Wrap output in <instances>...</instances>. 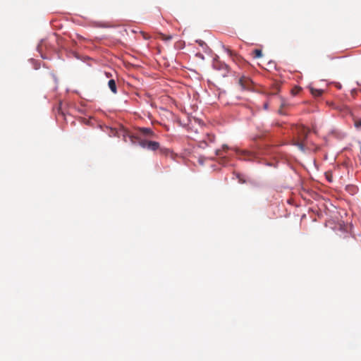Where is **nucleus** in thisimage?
<instances>
[{"label":"nucleus","instance_id":"obj_14","mask_svg":"<svg viewBox=\"0 0 361 361\" xmlns=\"http://www.w3.org/2000/svg\"><path fill=\"white\" fill-rule=\"evenodd\" d=\"M214 140H215V137L214 135H212V134H207V142H214Z\"/></svg>","mask_w":361,"mask_h":361},{"label":"nucleus","instance_id":"obj_7","mask_svg":"<svg viewBox=\"0 0 361 361\" xmlns=\"http://www.w3.org/2000/svg\"><path fill=\"white\" fill-rule=\"evenodd\" d=\"M345 190L350 195H354L357 192V188L353 185H347Z\"/></svg>","mask_w":361,"mask_h":361},{"label":"nucleus","instance_id":"obj_12","mask_svg":"<svg viewBox=\"0 0 361 361\" xmlns=\"http://www.w3.org/2000/svg\"><path fill=\"white\" fill-rule=\"evenodd\" d=\"M254 57L256 58V59H258V58H260L262 56V50L260 49H255L254 50Z\"/></svg>","mask_w":361,"mask_h":361},{"label":"nucleus","instance_id":"obj_11","mask_svg":"<svg viewBox=\"0 0 361 361\" xmlns=\"http://www.w3.org/2000/svg\"><path fill=\"white\" fill-rule=\"evenodd\" d=\"M294 146H296L298 147V149L302 152H305V147L303 143L302 142H294L293 144Z\"/></svg>","mask_w":361,"mask_h":361},{"label":"nucleus","instance_id":"obj_9","mask_svg":"<svg viewBox=\"0 0 361 361\" xmlns=\"http://www.w3.org/2000/svg\"><path fill=\"white\" fill-rule=\"evenodd\" d=\"M140 130L143 135H145L153 136L154 135L152 129L149 128H141Z\"/></svg>","mask_w":361,"mask_h":361},{"label":"nucleus","instance_id":"obj_6","mask_svg":"<svg viewBox=\"0 0 361 361\" xmlns=\"http://www.w3.org/2000/svg\"><path fill=\"white\" fill-rule=\"evenodd\" d=\"M47 46L46 45V40L42 39H41L40 42L39 43V44L37 45V50L40 53V55H41V57L44 59H47L46 56H44L42 54V46Z\"/></svg>","mask_w":361,"mask_h":361},{"label":"nucleus","instance_id":"obj_19","mask_svg":"<svg viewBox=\"0 0 361 361\" xmlns=\"http://www.w3.org/2000/svg\"><path fill=\"white\" fill-rule=\"evenodd\" d=\"M236 177L238 178L240 183H244L245 182V180H243L241 179V176H240V173H236Z\"/></svg>","mask_w":361,"mask_h":361},{"label":"nucleus","instance_id":"obj_5","mask_svg":"<svg viewBox=\"0 0 361 361\" xmlns=\"http://www.w3.org/2000/svg\"><path fill=\"white\" fill-rule=\"evenodd\" d=\"M108 87L114 94L117 93V86L115 80H109L108 82Z\"/></svg>","mask_w":361,"mask_h":361},{"label":"nucleus","instance_id":"obj_22","mask_svg":"<svg viewBox=\"0 0 361 361\" xmlns=\"http://www.w3.org/2000/svg\"><path fill=\"white\" fill-rule=\"evenodd\" d=\"M222 149H223L224 150H226V149H228V147L226 145H223V146H222Z\"/></svg>","mask_w":361,"mask_h":361},{"label":"nucleus","instance_id":"obj_20","mask_svg":"<svg viewBox=\"0 0 361 361\" xmlns=\"http://www.w3.org/2000/svg\"><path fill=\"white\" fill-rule=\"evenodd\" d=\"M215 154L217 156L221 155V149H216L215 150Z\"/></svg>","mask_w":361,"mask_h":361},{"label":"nucleus","instance_id":"obj_10","mask_svg":"<svg viewBox=\"0 0 361 361\" xmlns=\"http://www.w3.org/2000/svg\"><path fill=\"white\" fill-rule=\"evenodd\" d=\"M195 42L197 43L204 51H206V49L209 48L207 44L202 39H196Z\"/></svg>","mask_w":361,"mask_h":361},{"label":"nucleus","instance_id":"obj_18","mask_svg":"<svg viewBox=\"0 0 361 361\" xmlns=\"http://www.w3.org/2000/svg\"><path fill=\"white\" fill-rule=\"evenodd\" d=\"M129 139H130V142L132 143V145H135L136 142L135 141V137L133 136V135H129Z\"/></svg>","mask_w":361,"mask_h":361},{"label":"nucleus","instance_id":"obj_17","mask_svg":"<svg viewBox=\"0 0 361 361\" xmlns=\"http://www.w3.org/2000/svg\"><path fill=\"white\" fill-rule=\"evenodd\" d=\"M355 127L357 128H361V119H359V120L355 121Z\"/></svg>","mask_w":361,"mask_h":361},{"label":"nucleus","instance_id":"obj_4","mask_svg":"<svg viewBox=\"0 0 361 361\" xmlns=\"http://www.w3.org/2000/svg\"><path fill=\"white\" fill-rule=\"evenodd\" d=\"M159 143L156 141H148L147 142V149L151 151H156L159 148Z\"/></svg>","mask_w":361,"mask_h":361},{"label":"nucleus","instance_id":"obj_13","mask_svg":"<svg viewBox=\"0 0 361 361\" xmlns=\"http://www.w3.org/2000/svg\"><path fill=\"white\" fill-rule=\"evenodd\" d=\"M147 140H140L138 142V145L140 146L142 148L147 149Z\"/></svg>","mask_w":361,"mask_h":361},{"label":"nucleus","instance_id":"obj_2","mask_svg":"<svg viewBox=\"0 0 361 361\" xmlns=\"http://www.w3.org/2000/svg\"><path fill=\"white\" fill-rule=\"evenodd\" d=\"M238 83L243 90H250L251 89L252 81L250 78L242 76L239 79Z\"/></svg>","mask_w":361,"mask_h":361},{"label":"nucleus","instance_id":"obj_23","mask_svg":"<svg viewBox=\"0 0 361 361\" xmlns=\"http://www.w3.org/2000/svg\"><path fill=\"white\" fill-rule=\"evenodd\" d=\"M105 75H106V76L107 78H109V77H111V74L110 73H108V72H106V73H105Z\"/></svg>","mask_w":361,"mask_h":361},{"label":"nucleus","instance_id":"obj_8","mask_svg":"<svg viewBox=\"0 0 361 361\" xmlns=\"http://www.w3.org/2000/svg\"><path fill=\"white\" fill-rule=\"evenodd\" d=\"M312 94L314 97H319L322 94L323 90L321 89H315L314 87H310Z\"/></svg>","mask_w":361,"mask_h":361},{"label":"nucleus","instance_id":"obj_24","mask_svg":"<svg viewBox=\"0 0 361 361\" xmlns=\"http://www.w3.org/2000/svg\"><path fill=\"white\" fill-rule=\"evenodd\" d=\"M199 56H200V57H202L203 58V56L201 54H200Z\"/></svg>","mask_w":361,"mask_h":361},{"label":"nucleus","instance_id":"obj_1","mask_svg":"<svg viewBox=\"0 0 361 361\" xmlns=\"http://www.w3.org/2000/svg\"><path fill=\"white\" fill-rule=\"evenodd\" d=\"M212 67L214 69L222 71V75L226 76L228 73V66L223 61L214 58L212 62Z\"/></svg>","mask_w":361,"mask_h":361},{"label":"nucleus","instance_id":"obj_16","mask_svg":"<svg viewBox=\"0 0 361 361\" xmlns=\"http://www.w3.org/2000/svg\"><path fill=\"white\" fill-rule=\"evenodd\" d=\"M30 61L34 63V68L35 70H37L39 68V65L37 63L36 61H35L33 59H31Z\"/></svg>","mask_w":361,"mask_h":361},{"label":"nucleus","instance_id":"obj_21","mask_svg":"<svg viewBox=\"0 0 361 361\" xmlns=\"http://www.w3.org/2000/svg\"><path fill=\"white\" fill-rule=\"evenodd\" d=\"M263 107L264 109L267 110L269 108V104L267 103H264Z\"/></svg>","mask_w":361,"mask_h":361},{"label":"nucleus","instance_id":"obj_15","mask_svg":"<svg viewBox=\"0 0 361 361\" xmlns=\"http://www.w3.org/2000/svg\"><path fill=\"white\" fill-rule=\"evenodd\" d=\"M209 145L207 141L206 140H204L202 141H200L199 143V147L201 148H205Z\"/></svg>","mask_w":361,"mask_h":361},{"label":"nucleus","instance_id":"obj_3","mask_svg":"<svg viewBox=\"0 0 361 361\" xmlns=\"http://www.w3.org/2000/svg\"><path fill=\"white\" fill-rule=\"evenodd\" d=\"M235 152L236 154L240 157H242V156L248 157L247 158L243 159V160H245V161H252L255 157L253 152H250L248 150H243V149L236 148L235 149Z\"/></svg>","mask_w":361,"mask_h":361}]
</instances>
